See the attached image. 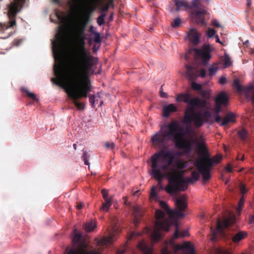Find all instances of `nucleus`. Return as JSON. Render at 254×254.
Segmentation results:
<instances>
[{"label":"nucleus","mask_w":254,"mask_h":254,"mask_svg":"<svg viewBox=\"0 0 254 254\" xmlns=\"http://www.w3.org/2000/svg\"><path fill=\"white\" fill-rule=\"evenodd\" d=\"M87 151H85L83 153V155H82V158L83 160L84 161V164L86 165H89V163L88 161L89 156H87Z\"/></svg>","instance_id":"obj_47"},{"label":"nucleus","mask_w":254,"mask_h":254,"mask_svg":"<svg viewBox=\"0 0 254 254\" xmlns=\"http://www.w3.org/2000/svg\"><path fill=\"white\" fill-rule=\"evenodd\" d=\"M222 61L225 68H227L230 66L232 64L231 58L229 55L225 53L224 56L222 57Z\"/></svg>","instance_id":"obj_29"},{"label":"nucleus","mask_w":254,"mask_h":254,"mask_svg":"<svg viewBox=\"0 0 254 254\" xmlns=\"http://www.w3.org/2000/svg\"><path fill=\"white\" fill-rule=\"evenodd\" d=\"M64 36V32L63 30H59L56 35L57 41L52 42V50L55 60H61L63 58V41Z\"/></svg>","instance_id":"obj_13"},{"label":"nucleus","mask_w":254,"mask_h":254,"mask_svg":"<svg viewBox=\"0 0 254 254\" xmlns=\"http://www.w3.org/2000/svg\"><path fill=\"white\" fill-rule=\"evenodd\" d=\"M240 190L242 196H244V194L246 193L248 191V190L245 187V186L242 183H241L240 185Z\"/></svg>","instance_id":"obj_43"},{"label":"nucleus","mask_w":254,"mask_h":254,"mask_svg":"<svg viewBox=\"0 0 254 254\" xmlns=\"http://www.w3.org/2000/svg\"><path fill=\"white\" fill-rule=\"evenodd\" d=\"M84 27L78 24H76L74 28V33L79 41L80 45L79 48L76 50L71 57V63L81 61V57L92 56L86 50L84 45V33L85 31Z\"/></svg>","instance_id":"obj_9"},{"label":"nucleus","mask_w":254,"mask_h":254,"mask_svg":"<svg viewBox=\"0 0 254 254\" xmlns=\"http://www.w3.org/2000/svg\"><path fill=\"white\" fill-rule=\"evenodd\" d=\"M93 10L94 9L90 11H86L80 18L79 21L77 24L86 28L89 21L90 12Z\"/></svg>","instance_id":"obj_24"},{"label":"nucleus","mask_w":254,"mask_h":254,"mask_svg":"<svg viewBox=\"0 0 254 254\" xmlns=\"http://www.w3.org/2000/svg\"><path fill=\"white\" fill-rule=\"evenodd\" d=\"M186 72L185 73V76L189 80H192L196 77V73L195 72V68L188 64L186 65Z\"/></svg>","instance_id":"obj_23"},{"label":"nucleus","mask_w":254,"mask_h":254,"mask_svg":"<svg viewBox=\"0 0 254 254\" xmlns=\"http://www.w3.org/2000/svg\"><path fill=\"white\" fill-rule=\"evenodd\" d=\"M195 55L199 58H201L204 64L208 63L211 58L210 53L211 49L209 45H204L201 49H194Z\"/></svg>","instance_id":"obj_15"},{"label":"nucleus","mask_w":254,"mask_h":254,"mask_svg":"<svg viewBox=\"0 0 254 254\" xmlns=\"http://www.w3.org/2000/svg\"><path fill=\"white\" fill-rule=\"evenodd\" d=\"M235 121L234 115L232 113H229L226 115L220 125L222 126H224L227 125L229 123H234Z\"/></svg>","instance_id":"obj_26"},{"label":"nucleus","mask_w":254,"mask_h":254,"mask_svg":"<svg viewBox=\"0 0 254 254\" xmlns=\"http://www.w3.org/2000/svg\"><path fill=\"white\" fill-rule=\"evenodd\" d=\"M175 248L177 251L187 250L190 251L189 253H187L186 254H194V251L193 248L191 245L188 242H185L182 245H176Z\"/></svg>","instance_id":"obj_21"},{"label":"nucleus","mask_w":254,"mask_h":254,"mask_svg":"<svg viewBox=\"0 0 254 254\" xmlns=\"http://www.w3.org/2000/svg\"><path fill=\"white\" fill-rule=\"evenodd\" d=\"M137 248L141 251L145 252L148 251V248L147 245L144 241H140L137 245Z\"/></svg>","instance_id":"obj_35"},{"label":"nucleus","mask_w":254,"mask_h":254,"mask_svg":"<svg viewBox=\"0 0 254 254\" xmlns=\"http://www.w3.org/2000/svg\"><path fill=\"white\" fill-rule=\"evenodd\" d=\"M155 216L156 221L154 229L152 230L150 228L146 227L143 231V233L149 234L152 240L157 242L161 237L160 231L163 230L168 232L174 221H173L170 218H164L165 213L160 209L156 211Z\"/></svg>","instance_id":"obj_7"},{"label":"nucleus","mask_w":254,"mask_h":254,"mask_svg":"<svg viewBox=\"0 0 254 254\" xmlns=\"http://www.w3.org/2000/svg\"><path fill=\"white\" fill-rule=\"evenodd\" d=\"M105 202L103 203V205L101 208V209L104 211H107L111 205L112 201L111 199L104 200Z\"/></svg>","instance_id":"obj_34"},{"label":"nucleus","mask_w":254,"mask_h":254,"mask_svg":"<svg viewBox=\"0 0 254 254\" xmlns=\"http://www.w3.org/2000/svg\"><path fill=\"white\" fill-rule=\"evenodd\" d=\"M222 121H223V119H222V118L219 115H216V116L215 118V122H216L217 123H219L220 122L222 123Z\"/></svg>","instance_id":"obj_56"},{"label":"nucleus","mask_w":254,"mask_h":254,"mask_svg":"<svg viewBox=\"0 0 254 254\" xmlns=\"http://www.w3.org/2000/svg\"><path fill=\"white\" fill-rule=\"evenodd\" d=\"M96 227V224L92 221L86 223L84 226V229L86 232H90L93 231Z\"/></svg>","instance_id":"obj_31"},{"label":"nucleus","mask_w":254,"mask_h":254,"mask_svg":"<svg viewBox=\"0 0 254 254\" xmlns=\"http://www.w3.org/2000/svg\"><path fill=\"white\" fill-rule=\"evenodd\" d=\"M156 195V191H155V189L154 187H152L151 192H150V196L151 197H154Z\"/></svg>","instance_id":"obj_60"},{"label":"nucleus","mask_w":254,"mask_h":254,"mask_svg":"<svg viewBox=\"0 0 254 254\" xmlns=\"http://www.w3.org/2000/svg\"><path fill=\"white\" fill-rule=\"evenodd\" d=\"M54 74L56 77L52 78L51 81L57 85L64 89L66 93L72 95L74 99L86 98L88 94L80 86L77 87L72 81L67 79V75L65 74L60 65L54 66Z\"/></svg>","instance_id":"obj_5"},{"label":"nucleus","mask_w":254,"mask_h":254,"mask_svg":"<svg viewBox=\"0 0 254 254\" xmlns=\"http://www.w3.org/2000/svg\"><path fill=\"white\" fill-rule=\"evenodd\" d=\"M95 96L93 95H91L89 96V102L91 104L93 108L95 107L94 104L95 102Z\"/></svg>","instance_id":"obj_50"},{"label":"nucleus","mask_w":254,"mask_h":254,"mask_svg":"<svg viewBox=\"0 0 254 254\" xmlns=\"http://www.w3.org/2000/svg\"><path fill=\"white\" fill-rule=\"evenodd\" d=\"M236 222V216L232 212H229L227 216H225L222 222L220 218L217 219L216 230H211L212 236L210 239L212 241H215L217 238V233L219 232L222 235L225 236L226 232L224 228H228L231 225Z\"/></svg>","instance_id":"obj_10"},{"label":"nucleus","mask_w":254,"mask_h":254,"mask_svg":"<svg viewBox=\"0 0 254 254\" xmlns=\"http://www.w3.org/2000/svg\"><path fill=\"white\" fill-rule=\"evenodd\" d=\"M193 142L197 146L198 153L201 157L195 162V165L202 176L203 182H206L210 178V171L213 166V160L209 154L206 144L203 139L198 141L195 139Z\"/></svg>","instance_id":"obj_6"},{"label":"nucleus","mask_w":254,"mask_h":254,"mask_svg":"<svg viewBox=\"0 0 254 254\" xmlns=\"http://www.w3.org/2000/svg\"><path fill=\"white\" fill-rule=\"evenodd\" d=\"M175 3L177 11L180 10L182 7L191 9V14L192 11H195L194 7L192 6V1L191 4H189L186 0H175Z\"/></svg>","instance_id":"obj_19"},{"label":"nucleus","mask_w":254,"mask_h":254,"mask_svg":"<svg viewBox=\"0 0 254 254\" xmlns=\"http://www.w3.org/2000/svg\"><path fill=\"white\" fill-rule=\"evenodd\" d=\"M160 96L162 98H166V97H167V94L166 93L163 92V86H162L161 87V89H160Z\"/></svg>","instance_id":"obj_57"},{"label":"nucleus","mask_w":254,"mask_h":254,"mask_svg":"<svg viewBox=\"0 0 254 254\" xmlns=\"http://www.w3.org/2000/svg\"><path fill=\"white\" fill-rule=\"evenodd\" d=\"M200 35L195 28H190L187 33V37L190 42L195 46L199 43Z\"/></svg>","instance_id":"obj_17"},{"label":"nucleus","mask_w":254,"mask_h":254,"mask_svg":"<svg viewBox=\"0 0 254 254\" xmlns=\"http://www.w3.org/2000/svg\"><path fill=\"white\" fill-rule=\"evenodd\" d=\"M233 85L238 91H245L247 96H250L251 97L253 104L254 106V86L253 85H250L247 88H243L239 83V81L238 79H236L234 80Z\"/></svg>","instance_id":"obj_16"},{"label":"nucleus","mask_w":254,"mask_h":254,"mask_svg":"<svg viewBox=\"0 0 254 254\" xmlns=\"http://www.w3.org/2000/svg\"><path fill=\"white\" fill-rule=\"evenodd\" d=\"M225 169L229 173H231L232 172V166H231V165L230 164H228L227 165V166L225 167Z\"/></svg>","instance_id":"obj_59"},{"label":"nucleus","mask_w":254,"mask_h":254,"mask_svg":"<svg viewBox=\"0 0 254 254\" xmlns=\"http://www.w3.org/2000/svg\"><path fill=\"white\" fill-rule=\"evenodd\" d=\"M238 134L242 140H245L248 137V132L244 128L239 130L238 131Z\"/></svg>","instance_id":"obj_36"},{"label":"nucleus","mask_w":254,"mask_h":254,"mask_svg":"<svg viewBox=\"0 0 254 254\" xmlns=\"http://www.w3.org/2000/svg\"><path fill=\"white\" fill-rule=\"evenodd\" d=\"M247 234L245 232L240 231L236 235H235L232 238V241L234 243H238L243 240L246 236Z\"/></svg>","instance_id":"obj_28"},{"label":"nucleus","mask_w":254,"mask_h":254,"mask_svg":"<svg viewBox=\"0 0 254 254\" xmlns=\"http://www.w3.org/2000/svg\"><path fill=\"white\" fill-rule=\"evenodd\" d=\"M210 0H192V6H194L195 11L191 12V16L195 19L197 24L205 25V22L204 18V15L206 14V10L201 5V2L203 1L208 2Z\"/></svg>","instance_id":"obj_12"},{"label":"nucleus","mask_w":254,"mask_h":254,"mask_svg":"<svg viewBox=\"0 0 254 254\" xmlns=\"http://www.w3.org/2000/svg\"><path fill=\"white\" fill-rule=\"evenodd\" d=\"M219 82L221 84H224L226 82V78L224 77H221L219 79Z\"/></svg>","instance_id":"obj_58"},{"label":"nucleus","mask_w":254,"mask_h":254,"mask_svg":"<svg viewBox=\"0 0 254 254\" xmlns=\"http://www.w3.org/2000/svg\"><path fill=\"white\" fill-rule=\"evenodd\" d=\"M176 227V230L174 234V237L175 239H178L180 237H185L188 234V231L187 230L184 231L183 232H179L178 229V223L177 220L174 221L173 224Z\"/></svg>","instance_id":"obj_25"},{"label":"nucleus","mask_w":254,"mask_h":254,"mask_svg":"<svg viewBox=\"0 0 254 254\" xmlns=\"http://www.w3.org/2000/svg\"><path fill=\"white\" fill-rule=\"evenodd\" d=\"M81 58V61L71 63L72 66L66 74L67 79L72 81V83H74L77 87L80 86L89 93L91 89L88 75L92 67L97 64L98 60L93 56Z\"/></svg>","instance_id":"obj_3"},{"label":"nucleus","mask_w":254,"mask_h":254,"mask_svg":"<svg viewBox=\"0 0 254 254\" xmlns=\"http://www.w3.org/2000/svg\"><path fill=\"white\" fill-rule=\"evenodd\" d=\"M244 201H245V198H244V196L243 195V196H242V197L239 202V208L238 209V210L239 211H240L242 210V207L244 204Z\"/></svg>","instance_id":"obj_49"},{"label":"nucleus","mask_w":254,"mask_h":254,"mask_svg":"<svg viewBox=\"0 0 254 254\" xmlns=\"http://www.w3.org/2000/svg\"><path fill=\"white\" fill-rule=\"evenodd\" d=\"M211 158L212 159L213 164L214 163H218L221 161V160L222 159V156L220 155H216L214 156L212 158Z\"/></svg>","instance_id":"obj_44"},{"label":"nucleus","mask_w":254,"mask_h":254,"mask_svg":"<svg viewBox=\"0 0 254 254\" xmlns=\"http://www.w3.org/2000/svg\"><path fill=\"white\" fill-rule=\"evenodd\" d=\"M175 156L171 151H158L151 157L150 175L161 185L164 178L168 180L165 190L174 194L179 190L188 188L187 179L183 178V173L172 167Z\"/></svg>","instance_id":"obj_1"},{"label":"nucleus","mask_w":254,"mask_h":254,"mask_svg":"<svg viewBox=\"0 0 254 254\" xmlns=\"http://www.w3.org/2000/svg\"><path fill=\"white\" fill-rule=\"evenodd\" d=\"M114 241L113 235L112 234L109 237H104L101 239L99 242V244L102 245H107L109 244H111L113 243Z\"/></svg>","instance_id":"obj_30"},{"label":"nucleus","mask_w":254,"mask_h":254,"mask_svg":"<svg viewBox=\"0 0 254 254\" xmlns=\"http://www.w3.org/2000/svg\"><path fill=\"white\" fill-rule=\"evenodd\" d=\"M73 240L76 243L70 248H67L64 254H101L100 252L90 246L85 241L81 240L79 234H74Z\"/></svg>","instance_id":"obj_8"},{"label":"nucleus","mask_w":254,"mask_h":254,"mask_svg":"<svg viewBox=\"0 0 254 254\" xmlns=\"http://www.w3.org/2000/svg\"><path fill=\"white\" fill-rule=\"evenodd\" d=\"M56 15L57 18L61 21L64 20L65 19V17L64 15V14L63 12L60 13V12L57 11L56 13Z\"/></svg>","instance_id":"obj_46"},{"label":"nucleus","mask_w":254,"mask_h":254,"mask_svg":"<svg viewBox=\"0 0 254 254\" xmlns=\"http://www.w3.org/2000/svg\"><path fill=\"white\" fill-rule=\"evenodd\" d=\"M105 146L106 148H111V149H114L115 147V145L114 143L112 142V143H110L109 142H106L105 143Z\"/></svg>","instance_id":"obj_52"},{"label":"nucleus","mask_w":254,"mask_h":254,"mask_svg":"<svg viewBox=\"0 0 254 254\" xmlns=\"http://www.w3.org/2000/svg\"><path fill=\"white\" fill-rule=\"evenodd\" d=\"M199 173L201 174L199 171L198 172L196 171H193L191 173V178H187V182L190 184H192L198 181L200 177Z\"/></svg>","instance_id":"obj_27"},{"label":"nucleus","mask_w":254,"mask_h":254,"mask_svg":"<svg viewBox=\"0 0 254 254\" xmlns=\"http://www.w3.org/2000/svg\"><path fill=\"white\" fill-rule=\"evenodd\" d=\"M67 94L69 98H70L72 100L73 103L78 108V109L81 110H83L84 109V105L83 104H82V103L79 102L78 101V99H74L72 97V95H71L69 93H67Z\"/></svg>","instance_id":"obj_32"},{"label":"nucleus","mask_w":254,"mask_h":254,"mask_svg":"<svg viewBox=\"0 0 254 254\" xmlns=\"http://www.w3.org/2000/svg\"><path fill=\"white\" fill-rule=\"evenodd\" d=\"M218 69V67L217 66L210 67L209 68V76H212L215 74L217 70Z\"/></svg>","instance_id":"obj_48"},{"label":"nucleus","mask_w":254,"mask_h":254,"mask_svg":"<svg viewBox=\"0 0 254 254\" xmlns=\"http://www.w3.org/2000/svg\"><path fill=\"white\" fill-rule=\"evenodd\" d=\"M229 98L225 92H220L215 99V104L222 106H227L228 104Z\"/></svg>","instance_id":"obj_18"},{"label":"nucleus","mask_w":254,"mask_h":254,"mask_svg":"<svg viewBox=\"0 0 254 254\" xmlns=\"http://www.w3.org/2000/svg\"><path fill=\"white\" fill-rule=\"evenodd\" d=\"M200 75L201 77L204 78L206 76V71L204 69H201Z\"/></svg>","instance_id":"obj_61"},{"label":"nucleus","mask_w":254,"mask_h":254,"mask_svg":"<svg viewBox=\"0 0 254 254\" xmlns=\"http://www.w3.org/2000/svg\"><path fill=\"white\" fill-rule=\"evenodd\" d=\"M181 23V20L180 18L178 17L174 19V21L171 24V26L172 27H173L174 28H176L180 26Z\"/></svg>","instance_id":"obj_39"},{"label":"nucleus","mask_w":254,"mask_h":254,"mask_svg":"<svg viewBox=\"0 0 254 254\" xmlns=\"http://www.w3.org/2000/svg\"><path fill=\"white\" fill-rule=\"evenodd\" d=\"M14 1L15 2L7 4L9 21L7 23L0 24V31H4L16 25L15 17L18 12V8L19 6H22L25 0H14Z\"/></svg>","instance_id":"obj_11"},{"label":"nucleus","mask_w":254,"mask_h":254,"mask_svg":"<svg viewBox=\"0 0 254 254\" xmlns=\"http://www.w3.org/2000/svg\"><path fill=\"white\" fill-rule=\"evenodd\" d=\"M176 100L187 104L184 112L185 124L189 125L192 123L195 127H200L211 117L210 112L207 110L208 102L206 99L192 97L191 94L187 93L178 94Z\"/></svg>","instance_id":"obj_2"},{"label":"nucleus","mask_w":254,"mask_h":254,"mask_svg":"<svg viewBox=\"0 0 254 254\" xmlns=\"http://www.w3.org/2000/svg\"><path fill=\"white\" fill-rule=\"evenodd\" d=\"M102 193L103 197L104 200H107V199H110V198H109L108 197V196H107L108 192H107L106 190H102Z\"/></svg>","instance_id":"obj_54"},{"label":"nucleus","mask_w":254,"mask_h":254,"mask_svg":"<svg viewBox=\"0 0 254 254\" xmlns=\"http://www.w3.org/2000/svg\"><path fill=\"white\" fill-rule=\"evenodd\" d=\"M177 111V107L173 104H170L168 105L165 106L163 107V116L165 118H168L170 114L172 113L175 112Z\"/></svg>","instance_id":"obj_22"},{"label":"nucleus","mask_w":254,"mask_h":254,"mask_svg":"<svg viewBox=\"0 0 254 254\" xmlns=\"http://www.w3.org/2000/svg\"><path fill=\"white\" fill-rule=\"evenodd\" d=\"M216 32V31L214 29L209 28L207 32V36L209 38H212L215 35Z\"/></svg>","instance_id":"obj_45"},{"label":"nucleus","mask_w":254,"mask_h":254,"mask_svg":"<svg viewBox=\"0 0 254 254\" xmlns=\"http://www.w3.org/2000/svg\"><path fill=\"white\" fill-rule=\"evenodd\" d=\"M191 88L194 90L200 91L202 89V86L200 84L192 82L191 83Z\"/></svg>","instance_id":"obj_40"},{"label":"nucleus","mask_w":254,"mask_h":254,"mask_svg":"<svg viewBox=\"0 0 254 254\" xmlns=\"http://www.w3.org/2000/svg\"><path fill=\"white\" fill-rule=\"evenodd\" d=\"M177 166L179 169L182 170L186 168V164L182 160H179L176 163Z\"/></svg>","instance_id":"obj_41"},{"label":"nucleus","mask_w":254,"mask_h":254,"mask_svg":"<svg viewBox=\"0 0 254 254\" xmlns=\"http://www.w3.org/2000/svg\"><path fill=\"white\" fill-rule=\"evenodd\" d=\"M168 130H161L153 135L151 141L154 146L158 147L160 149L159 151H165L169 147L168 141L173 138L176 147L178 143H181L184 139V136L185 133L190 134L192 130L187 129L185 133H182L183 129L180 127L177 121L174 120L167 125Z\"/></svg>","instance_id":"obj_4"},{"label":"nucleus","mask_w":254,"mask_h":254,"mask_svg":"<svg viewBox=\"0 0 254 254\" xmlns=\"http://www.w3.org/2000/svg\"><path fill=\"white\" fill-rule=\"evenodd\" d=\"M159 205L160 207L164 209V210L169 214V210H171V209L169 208L168 204L165 201H160L159 202Z\"/></svg>","instance_id":"obj_38"},{"label":"nucleus","mask_w":254,"mask_h":254,"mask_svg":"<svg viewBox=\"0 0 254 254\" xmlns=\"http://www.w3.org/2000/svg\"><path fill=\"white\" fill-rule=\"evenodd\" d=\"M211 23H212V25L214 26V27H217V28H219L221 27V25L220 24V23H219V22L216 20V19H213L212 20V22H211Z\"/></svg>","instance_id":"obj_53"},{"label":"nucleus","mask_w":254,"mask_h":254,"mask_svg":"<svg viewBox=\"0 0 254 254\" xmlns=\"http://www.w3.org/2000/svg\"><path fill=\"white\" fill-rule=\"evenodd\" d=\"M107 4H110V6L111 5H113V4H114V0H108V3Z\"/></svg>","instance_id":"obj_64"},{"label":"nucleus","mask_w":254,"mask_h":254,"mask_svg":"<svg viewBox=\"0 0 254 254\" xmlns=\"http://www.w3.org/2000/svg\"><path fill=\"white\" fill-rule=\"evenodd\" d=\"M110 7V4H106L104 6H103L102 8V13H105V12L109 10V8Z\"/></svg>","instance_id":"obj_55"},{"label":"nucleus","mask_w":254,"mask_h":254,"mask_svg":"<svg viewBox=\"0 0 254 254\" xmlns=\"http://www.w3.org/2000/svg\"><path fill=\"white\" fill-rule=\"evenodd\" d=\"M94 41L96 43H100L101 42L100 34L98 32H94Z\"/></svg>","instance_id":"obj_42"},{"label":"nucleus","mask_w":254,"mask_h":254,"mask_svg":"<svg viewBox=\"0 0 254 254\" xmlns=\"http://www.w3.org/2000/svg\"><path fill=\"white\" fill-rule=\"evenodd\" d=\"M250 223H253L254 222V216H251L250 218Z\"/></svg>","instance_id":"obj_62"},{"label":"nucleus","mask_w":254,"mask_h":254,"mask_svg":"<svg viewBox=\"0 0 254 254\" xmlns=\"http://www.w3.org/2000/svg\"><path fill=\"white\" fill-rule=\"evenodd\" d=\"M216 42L221 44V42L220 41L218 35L215 36Z\"/></svg>","instance_id":"obj_63"},{"label":"nucleus","mask_w":254,"mask_h":254,"mask_svg":"<svg viewBox=\"0 0 254 254\" xmlns=\"http://www.w3.org/2000/svg\"><path fill=\"white\" fill-rule=\"evenodd\" d=\"M21 90L22 92H25L26 94V95L29 98H31L33 101H37L38 99L37 98L35 94L33 93H31L29 90L24 88H21Z\"/></svg>","instance_id":"obj_33"},{"label":"nucleus","mask_w":254,"mask_h":254,"mask_svg":"<svg viewBox=\"0 0 254 254\" xmlns=\"http://www.w3.org/2000/svg\"><path fill=\"white\" fill-rule=\"evenodd\" d=\"M221 105L215 104L214 110L216 115H219V113L221 112Z\"/></svg>","instance_id":"obj_51"},{"label":"nucleus","mask_w":254,"mask_h":254,"mask_svg":"<svg viewBox=\"0 0 254 254\" xmlns=\"http://www.w3.org/2000/svg\"><path fill=\"white\" fill-rule=\"evenodd\" d=\"M192 145L191 141L185 139L181 143H178L176 148L184 149L186 153H189L191 151Z\"/></svg>","instance_id":"obj_20"},{"label":"nucleus","mask_w":254,"mask_h":254,"mask_svg":"<svg viewBox=\"0 0 254 254\" xmlns=\"http://www.w3.org/2000/svg\"><path fill=\"white\" fill-rule=\"evenodd\" d=\"M175 204L178 210H169V215L171 218H180L185 216L183 212L187 207L186 198L185 195H181L176 198Z\"/></svg>","instance_id":"obj_14"},{"label":"nucleus","mask_w":254,"mask_h":254,"mask_svg":"<svg viewBox=\"0 0 254 254\" xmlns=\"http://www.w3.org/2000/svg\"><path fill=\"white\" fill-rule=\"evenodd\" d=\"M106 16L105 13H102L98 17L97 22L99 26H101L105 23V18Z\"/></svg>","instance_id":"obj_37"}]
</instances>
